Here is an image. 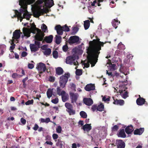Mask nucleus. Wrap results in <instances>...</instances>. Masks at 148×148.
Listing matches in <instances>:
<instances>
[{"label":"nucleus","mask_w":148,"mask_h":148,"mask_svg":"<svg viewBox=\"0 0 148 148\" xmlns=\"http://www.w3.org/2000/svg\"><path fill=\"white\" fill-rule=\"evenodd\" d=\"M100 39L98 38L97 40H94L93 41L90 42V46L87 49L89 51V57L90 58L93 56L95 58L97 59L98 58L100 53V50H101V47H103L104 44L107 42L111 43V42H104L100 41Z\"/></svg>","instance_id":"f257e3e1"},{"label":"nucleus","mask_w":148,"mask_h":148,"mask_svg":"<svg viewBox=\"0 0 148 148\" xmlns=\"http://www.w3.org/2000/svg\"><path fill=\"white\" fill-rule=\"evenodd\" d=\"M19 4L22 8L20 10V12H19L17 10H15L14 11L16 12L17 14V17L21 18L20 21L21 22L22 19L24 18L22 16V14L25 11L26 9L27 8V5L29 4L27 0H19Z\"/></svg>","instance_id":"f03ea898"},{"label":"nucleus","mask_w":148,"mask_h":148,"mask_svg":"<svg viewBox=\"0 0 148 148\" xmlns=\"http://www.w3.org/2000/svg\"><path fill=\"white\" fill-rule=\"evenodd\" d=\"M87 53L88 56H87V59L88 61L86 63L84 62L83 64L84 65L86 68H88L90 66V63L91 64V66L92 67L95 66L96 63L97 62L98 60V58L97 59L95 58L93 56H92L91 58H89V51L87 50Z\"/></svg>","instance_id":"7ed1b4c3"},{"label":"nucleus","mask_w":148,"mask_h":148,"mask_svg":"<svg viewBox=\"0 0 148 148\" xmlns=\"http://www.w3.org/2000/svg\"><path fill=\"white\" fill-rule=\"evenodd\" d=\"M70 77L69 73H65L64 75H62L60 77V86L62 88H64L68 81V78Z\"/></svg>","instance_id":"20e7f679"},{"label":"nucleus","mask_w":148,"mask_h":148,"mask_svg":"<svg viewBox=\"0 0 148 148\" xmlns=\"http://www.w3.org/2000/svg\"><path fill=\"white\" fill-rule=\"evenodd\" d=\"M55 29L56 30L57 34L60 35L63 34V31L68 32L70 30L69 28L66 25L62 26L60 25H57L55 27Z\"/></svg>","instance_id":"39448f33"},{"label":"nucleus","mask_w":148,"mask_h":148,"mask_svg":"<svg viewBox=\"0 0 148 148\" xmlns=\"http://www.w3.org/2000/svg\"><path fill=\"white\" fill-rule=\"evenodd\" d=\"M22 34V33L21 32L20 29H16L13 32V36L12 37V40L14 41H18V39L20 38L21 37V34Z\"/></svg>","instance_id":"423d86ee"},{"label":"nucleus","mask_w":148,"mask_h":148,"mask_svg":"<svg viewBox=\"0 0 148 148\" xmlns=\"http://www.w3.org/2000/svg\"><path fill=\"white\" fill-rule=\"evenodd\" d=\"M37 32L38 33L35 36V40L37 41H42L43 39L45 34L44 33L42 32L40 29H38V31Z\"/></svg>","instance_id":"0eeeda50"},{"label":"nucleus","mask_w":148,"mask_h":148,"mask_svg":"<svg viewBox=\"0 0 148 148\" xmlns=\"http://www.w3.org/2000/svg\"><path fill=\"white\" fill-rule=\"evenodd\" d=\"M36 0H27V3L29 5L32 4L34 3ZM48 0H37L36 3L38 5H40L42 4L44 2L45 4L46 5L48 3Z\"/></svg>","instance_id":"6e6552de"},{"label":"nucleus","mask_w":148,"mask_h":148,"mask_svg":"<svg viewBox=\"0 0 148 148\" xmlns=\"http://www.w3.org/2000/svg\"><path fill=\"white\" fill-rule=\"evenodd\" d=\"M23 34L21 35L22 38H23L25 36L26 37V38L30 37L31 32L29 29L24 27L23 29Z\"/></svg>","instance_id":"1a4fd4ad"},{"label":"nucleus","mask_w":148,"mask_h":148,"mask_svg":"<svg viewBox=\"0 0 148 148\" xmlns=\"http://www.w3.org/2000/svg\"><path fill=\"white\" fill-rule=\"evenodd\" d=\"M70 99L71 100V103L75 102L77 99L79 95L77 93L70 92L69 93Z\"/></svg>","instance_id":"9d476101"},{"label":"nucleus","mask_w":148,"mask_h":148,"mask_svg":"<svg viewBox=\"0 0 148 148\" xmlns=\"http://www.w3.org/2000/svg\"><path fill=\"white\" fill-rule=\"evenodd\" d=\"M139 97L136 100L137 104L139 106H142L144 104L147 105V103L145 100L144 98L140 97V95H139Z\"/></svg>","instance_id":"9b49d317"},{"label":"nucleus","mask_w":148,"mask_h":148,"mask_svg":"<svg viewBox=\"0 0 148 148\" xmlns=\"http://www.w3.org/2000/svg\"><path fill=\"white\" fill-rule=\"evenodd\" d=\"M78 36H71L68 40V42L70 44H73L77 42L79 40Z\"/></svg>","instance_id":"f8f14e48"},{"label":"nucleus","mask_w":148,"mask_h":148,"mask_svg":"<svg viewBox=\"0 0 148 148\" xmlns=\"http://www.w3.org/2000/svg\"><path fill=\"white\" fill-rule=\"evenodd\" d=\"M38 70L40 71L41 73H42L45 71L46 69L45 64L42 62H40L37 67Z\"/></svg>","instance_id":"ddd939ff"},{"label":"nucleus","mask_w":148,"mask_h":148,"mask_svg":"<svg viewBox=\"0 0 148 148\" xmlns=\"http://www.w3.org/2000/svg\"><path fill=\"white\" fill-rule=\"evenodd\" d=\"M116 144L117 148H125V143L121 140H116Z\"/></svg>","instance_id":"4468645a"},{"label":"nucleus","mask_w":148,"mask_h":148,"mask_svg":"<svg viewBox=\"0 0 148 148\" xmlns=\"http://www.w3.org/2000/svg\"><path fill=\"white\" fill-rule=\"evenodd\" d=\"M47 10L46 9H41L40 11H36L34 12V14L35 15V17L36 18L38 17L41 15V14L47 13Z\"/></svg>","instance_id":"2eb2a0df"},{"label":"nucleus","mask_w":148,"mask_h":148,"mask_svg":"<svg viewBox=\"0 0 148 148\" xmlns=\"http://www.w3.org/2000/svg\"><path fill=\"white\" fill-rule=\"evenodd\" d=\"M75 59V57L74 56H68L66 59V64L72 65Z\"/></svg>","instance_id":"dca6fc26"},{"label":"nucleus","mask_w":148,"mask_h":148,"mask_svg":"<svg viewBox=\"0 0 148 148\" xmlns=\"http://www.w3.org/2000/svg\"><path fill=\"white\" fill-rule=\"evenodd\" d=\"M84 89L85 90L88 91L94 90L95 89V86L94 84H88L86 86Z\"/></svg>","instance_id":"f3484780"},{"label":"nucleus","mask_w":148,"mask_h":148,"mask_svg":"<svg viewBox=\"0 0 148 148\" xmlns=\"http://www.w3.org/2000/svg\"><path fill=\"white\" fill-rule=\"evenodd\" d=\"M83 101L86 105L88 106H90L93 103V100L90 98H84Z\"/></svg>","instance_id":"a211bd4d"},{"label":"nucleus","mask_w":148,"mask_h":148,"mask_svg":"<svg viewBox=\"0 0 148 148\" xmlns=\"http://www.w3.org/2000/svg\"><path fill=\"white\" fill-rule=\"evenodd\" d=\"M114 101L113 103L115 105H120V106H122L124 103V101L123 100H118L117 99H115L114 97H113Z\"/></svg>","instance_id":"6ab92c4d"},{"label":"nucleus","mask_w":148,"mask_h":148,"mask_svg":"<svg viewBox=\"0 0 148 148\" xmlns=\"http://www.w3.org/2000/svg\"><path fill=\"white\" fill-rule=\"evenodd\" d=\"M134 130L133 127L132 125L127 126L125 129L126 133L128 134H131Z\"/></svg>","instance_id":"aec40b11"},{"label":"nucleus","mask_w":148,"mask_h":148,"mask_svg":"<svg viewBox=\"0 0 148 148\" xmlns=\"http://www.w3.org/2000/svg\"><path fill=\"white\" fill-rule=\"evenodd\" d=\"M82 128L84 131H86L87 132H88L92 129V127L91 126V124H86L84 125Z\"/></svg>","instance_id":"412c9836"},{"label":"nucleus","mask_w":148,"mask_h":148,"mask_svg":"<svg viewBox=\"0 0 148 148\" xmlns=\"http://www.w3.org/2000/svg\"><path fill=\"white\" fill-rule=\"evenodd\" d=\"M31 51L33 52H36L39 50V47L34 44H30L29 45Z\"/></svg>","instance_id":"4be33fe9"},{"label":"nucleus","mask_w":148,"mask_h":148,"mask_svg":"<svg viewBox=\"0 0 148 148\" xmlns=\"http://www.w3.org/2000/svg\"><path fill=\"white\" fill-rule=\"evenodd\" d=\"M144 130V128H140V129H137L134 131V135H141L143 133Z\"/></svg>","instance_id":"5701e85b"},{"label":"nucleus","mask_w":148,"mask_h":148,"mask_svg":"<svg viewBox=\"0 0 148 148\" xmlns=\"http://www.w3.org/2000/svg\"><path fill=\"white\" fill-rule=\"evenodd\" d=\"M120 23V21L118 20L117 18L113 19L112 21V25L115 29L117 27L118 25Z\"/></svg>","instance_id":"b1692460"},{"label":"nucleus","mask_w":148,"mask_h":148,"mask_svg":"<svg viewBox=\"0 0 148 148\" xmlns=\"http://www.w3.org/2000/svg\"><path fill=\"white\" fill-rule=\"evenodd\" d=\"M117 136L119 137L125 138L126 137V135L124 129H120L119 133L117 134Z\"/></svg>","instance_id":"393cba45"},{"label":"nucleus","mask_w":148,"mask_h":148,"mask_svg":"<svg viewBox=\"0 0 148 148\" xmlns=\"http://www.w3.org/2000/svg\"><path fill=\"white\" fill-rule=\"evenodd\" d=\"M53 38V35H50L49 36H46L44 40L47 43H51L52 41Z\"/></svg>","instance_id":"a878e982"},{"label":"nucleus","mask_w":148,"mask_h":148,"mask_svg":"<svg viewBox=\"0 0 148 148\" xmlns=\"http://www.w3.org/2000/svg\"><path fill=\"white\" fill-rule=\"evenodd\" d=\"M56 73L59 75H62L64 72L63 69L60 67L57 68L56 70Z\"/></svg>","instance_id":"bb28decb"},{"label":"nucleus","mask_w":148,"mask_h":148,"mask_svg":"<svg viewBox=\"0 0 148 148\" xmlns=\"http://www.w3.org/2000/svg\"><path fill=\"white\" fill-rule=\"evenodd\" d=\"M61 95L62 96V101L64 102H66L69 99V95L68 94H66V93Z\"/></svg>","instance_id":"cd10ccee"},{"label":"nucleus","mask_w":148,"mask_h":148,"mask_svg":"<svg viewBox=\"0 0 148 148\" xmlns=\"http://www.w3.org/2000/svg\"><path fill=\"white\" fill-rule=\"evenodd\" d=\"M31 29L32 31V32L34 34L35 33V31L37 30V31H38V29H39L38 28L36 27V25L35 24L33 23H32L31 25Z\"/></svg>","instance_id":"c85d7f7f"},{"label":"nucleus","mask_w":148,"mask_h":148,"mask_svg":"<svg viewBox=\"0 0 148 148\" xmlns=\"http://www.w3.org/2000/svg\"><path fill=\"white\" fill-rule=\"evenodd\" d=\"M90 25V21L89 20H86L84 21V27L85 30L88 29Z\"/></svg>","instance_id":"c756f323"},{"label":"nucleus","mask_w":148,"mask_h":148,"mask_svg":"<svg viewBox=\"0 0 148 148\" xmlns=\"http://www.w3.org/2000/svg\"><path fill=\"white\" fill-rule=\"evenodd\" d=\"M60 87H58L57 88V93L58 95L59 96L66 93L65 92L64 90H62L61 92V89Z\"/></svg>","instance_id":"7c9ffc66"},{"label":"nucleus","mask_w":148,"mask_h":148,"mask_svg":"<svg viewBox=\"0 0 148 148\" xmlns=\"http://www.w3.org/2000/svg\"><path fill=\"white\" fill-rule=\"evenodd\" d=\"M56 42L58 44H59L61 42L62 37L60 36L56 35Z\"/></svg>","instance_id":"2f4dec72"},{"label":"nucleus","mask_w":148,"mask_h":148,"mask_svg":"<svg viewBox=\"0 0 148 148\" xmlns=\"http://www.w3.org/2000/svg\"><path fill=\"white\" fill-rule=\"evenodd\" d=\"M53 89H51L49 88L47 90V97L49 98L52 96L53 94Z\"/></svg>","instance_id":"473e14b6"},{"label":"nucleus","mask_w":148,"mask_h":148,"mask_svg":"<svg viewBox=\"0 0 148 148\" xmlns=\"http://www.w3.org/2000/svg\"><path fill=\"white\" fill-rule=\"evenodd\" d=\"M104 110V106L103 103H101L97 106V110L101 112Z\"/></svg>","instance_id":"72a5a7b5"},{"label":"nucleus","mask_w":148,"mask_h":148,"mask_svg":"<svg viewBox=\"0 0 148 148\" xmlns=\"http://www.w3.org/2000/svg\"><path fill=\"white\" fill-rule=\"evenodd\" d=\"M43 53L45 55L47 56H49L51 53V49L50 48H48L47 49L43 51Z\"/></svg>","instance_id":"f704fd0d"},{"label":"nucleus","mask_w":148,"mask_h":148,"mask_svg":"<svg viewBox=\"0 0 148 148\" xmlns=\"http://www.w3.org/2000/svg\"><path fill=\"white\" fill-rule=\"evenodd\" d=\"M118 48L120 50H123L125 48V46L123 44H122L121 42L118 44Z\"/></svg>","instance_id":"c9c22d12"},{"label":"nucleus","mask_w":148,"mask_h":148,"mask_svg":"<svg viewBox=\"0 0 148 148\" xmlns=\"http://www.w3.org/2000/svg\"><path fill=\"white\" fill-rule=\"evenodd\" d=\"M65 105L67 109L66 110H69L71 108H73V107L72 105L69 103H65Z\"/></svg>","instance_id":"e433bc0d"},{"label":"nucleus","mask_w":148,"mask_h":148,"mask_svg":"<svg viewBox=\"0 0 148 148\" xmlns=\"http://www.w3.org/2000/svg\"><path fill=\"white\" fill-rule=\"evenodd\" d=\"M25 12L23 14V16L24 18H26L29 17V18L30 17V15L29 14V12H28L27 10V9H26V10L24 12Z\"/></svg>","instance_id":"4c0bfd02"},{"label":"nucleus","mask_w":148,"mask_h":148,"mask_svg":"<svg viewBox=\"0 0 148 148\" xmlns=\"http://www.w3.org/2000/svg\"><path fill=\"white\" fill-rule=\"evenodd\" d=\"M80 114L82 117L83 118H86L87 117L86 113L84 111H82L80 112Z\"/></svg>","instance_id":"58836bf2"},{"label":"nucleus","mask_w":148,"mask_h":148,"mask_svg":"<svg viewBox=\"0 0 148 148\" xmlns=\"http://www.w3.org/2000/svg\"><path fill=\"white\" fill-rule=\"evenodd\" d=\"M66 111L69 113L70 115H74L75 114V111L73 109V108L66 110Z\"/></svg>","instance_id":"ea45409f"},{"label":"nucleus","mask_w":148,"mask_h":148,"mask_svg":"<svg viewBox=\"0 0 148 148\" xmlns=\"http://www.w3.org/2000/svg\"><path fill=\"white\" fill-rule=\"evenodd\" d=\"M41 29L44 32H46V31L47 30V27L44 24L42 25V26L41 27Z\"/></svg>","instance_id":"a19ab883"},{"label":"nucleus","mask_w":148,"mask_h":148,"mask_svg":"<svg viewBox=\"0 0 148 148\" xmlns=\"http://www.w3.org/2000/svg\"><path fill=\"white\" fill-rule=\"evenodd\" d=\"M78 30L77 27H73L72 29V32L71 33V34L74 35L77 32Z\"/></svg>","instance_id":"79ce46f5"},{"label":"nucleus","mask_w":148,"mask_h":148,"mask_svg":"<svg viewBox=\"0 0 148 148\" xmlns=\"http://www.w3.org/2000/svg\"><path fill=\"white\" fill-rule=\"evenodd\" d=\"M53 58H57L58 56V53L57 51H54L53 52Z\"/></svg>","instance_id":"37998d69"},{"label":"nucleus","mask_w":148,"mask_h":148,"mask_svg":"<svg viewBox=\"0 0 148 148\" xmlns=\"http://www.w3.org/2000/svg\"><path fill=\"white\" fill-rule=\"evenodd\" d=\"M82 71L80 69H77L76 70L75 73L78 76L81 75L82 74Z\"/></svg>","instance_id":"c03bdc74"},{"label":"nucleus","mask_w":148,"mask_h":148,"mask_svg":"<svg viewBox=\"0 0 148 148\" xmlns=\"http://www.w3.org/2000/svg\"><path fill=\"white\" fill-rule=\"evenodd\" d=\"M64 144V142H60V143H56V145L57 146H59L60 147V148H62V146Z\"/></svg>","instance_id":"a18cd8bd"},{"label":"nucleus","mask_w":148,"mask_h":148,"mask_svg":"<svg viewBox=\"0 0 148 148\" xmlns=\"http://www.w3.org/2000/svg\"><path fill=\"white\" fill-rule=\"evenodd\" d=\"M73 51L75 53H78L80 51L82 52V50L79 49L77 47H75L73 49ZM81 53H82V52Z\"/></svg>","instance_id":"49530a36"},{"label":"nucleus","mask_w":148,"mask_h":148,"mask_svg":"<svg viewBox=\"0 0 148 148\" xmlns=\"http://www.w3.org/2000/svg\"><path fill=\"white\" fill-rule=\"evenodd\" d=\"M14 42H15V41L12 40V43L11 44L12 45L10 47L11 50H13L15 47V44L14 43Z\"/></svg>","instance_id":"de8ad7c7"},{"label":"nucleus","mask_w":148,"mask_h":148,"mask_svg":"<svg viewBox=\"0 0 148 148\" xmlns=\"http://www.w3.org/2000/svg\"><path fill=\"white\" fill-rule=\"evenodd\" d=\"M34 103V100L32 99L31 100H29L25 102V104L26 105H28L30 104H33Z\"/></svg>","instance_id":"09e8293b"},{"label":"nucleus","mask_w":148,"mask_h":148,"mask_svg":"<svg viewBox=\"0 0 148 148\" xmlns=\"http://www.w3.org/2000/svg\"><path fill=\"white\" fill-rule=\"evenodd\" d=\"M119 129V127L116 125H114L112 128V131L113 132L116 131L118 130Z\"/></svg>","instance_id":"8fccbe9b"},{"label":"nucleus","mask_w":148,"mask_h":148,"mask_svg":"<svg viewBox=\"0 0 148 148\" xmlns=\"http://www.w3.org/2000/svg\"><path fill=\"white\" fill-rule=\"evenodd\" d=\"M56 131L57 133H60L62 131L61 127L60 126H58L56 129Z\"/></svg>","instance_id":"3c124183"},{"label":"nucleus","mask_w":148,"mask_h":148,"mask_svg":"<svg viewBox=\"0 0 148 148\" xmlns=\"http://www.w3.org/2000/svg\"><path fill=\"white\" fill-rule=\"evenodd\" d=\"M40 41H38L37 40H35L34 42V45H36L38 47H39V48H40Z\"/></svg>","instance_id":"603ef678"},{"label":"nucleus","mask_w":148,"mask_h":148,"mask_svg":"<svg viewBox=\"0 0 148 148\" xmlns=\"http://www.w3.org/2000/svg\"><path fill=\"white\" fill-rule=\"evenodd\" d=\"M51 102L54 104H57L58 102V99L57 97H56L54 99L51 100Z\"/></svg>","instance_id":"864d4df0"},{"label":"nucleus","mask_w":148,"mask_h":148,"mask_svg":"<svg viewBox=\"0 0 148 148\" xmlns=\"http://www.w3.org/2000/svg\"><path fill=\"white\" fill-rule=\"evenodd\" d=\"M128 92H127V91H125V93L123 94L122 97L123 98L125 99L128 96Z\"/></svg>","instance_id":"5fc2aeb1"},{"label":"nucleus","mask_w":148,"mask_h":148,"mask_svg":"<svg viewBox=\"0 0 148 148\" xmlns=\"http://www.w3.org/2000/svg\"><path fill=\"white\" fill-rule=\"evenodd\" d=\"M55 77L52 76H50L49 78V81L51 82H53L55 81Z\"/></svg>","instance_id":"6e6d98bb"},{"label":"nucleus","mask_w":148,"mask_h":148,"mask_svg":"<svg viewBox=\"0 0 148 148\" xmlns=\"http://www.w3.org/2000/svg\"><path fill=\"white\" fill-rule=\"evenodd\" d=\"M110 97H109L108 98H106V97L105 96H104L102 98V100L103 101H109L110 100Z\"/></svg>","instance_id":"4d7b16f0"},{"label":"nucleus","mask_w":148,"mask_h":148,"mask_svg":"<svg viewBox=\"0 0 148 148\" xmlns=\"http://www.w3.org/2000/svg\"><path fill=\"white\" fill-rule=\"evenodd\" d=\"M63 51L64 52H66L68 50V47L67 45H64L62 47Z\"/></svg>","instance_id":"13d9d810"},{"label":"nucleus","mask_w":148,"mask_h":148,"mask_svg":"<svg viewBox=\"0 0 148 148\" xmlns=\"http://www.w3.org/2000/svg\"><path fill=\"white\" fill-rule=\"evenodd\" d=\"M58 135L56 134H54L52 135L53 138L54 140H56L58 138Z\"/></svg>","instance_id":"bf43d9fd"},{"label":"nucleus","mask_w":148,"mask_h":148,"mask_svg":"<svg viewBox=\"0 0 148 148\" xmlns=\"http://www.w3.org/2000/svg\"><path fill=\"white\" fill-rule=\"evenodd\" d=\"M47 45H44L41 47V48L42 49L45 50L47 49Z\"/></svg>","instance_id":"052dcab7"},{"label":"nucleus","mask_w":148,"mask_h":148,"mask_svg":"<svg viewBox=\"0 0 148 148\" xmlns=\"http://www.w3.org/2000/svg\"><path fill=\"white\" fill-rule=\"evenodd\" d=\"M97 106L96 105H93L92 107V110L93 112L95 111L96 109L97 110Z\"/></svg>","instance_id":"680f3d73"},{"label":"nucleus","mask_w":148,"mask_h":148,"mask_svg":"<svg viewBox=\"0 0 148 148\" xmlns=\"http://www.w3.org/2000/svg\"><path fill=\"white\" fill-rule=\"evenodd\" d=\"M38 128H39V126H38V125L37 124H35L34 125V127H33V129L34 130L36 131L38 130Z\"/></svg>","instance_id":"e2e57ef3"},{"label":"nucleus","mask_w":148,"mask_h":148,"mask_svg":"<svg viewBox=\"0 0 148 148\" xmlns=\"http://www.w3.org/2000/svg\"><path fill=\"white\" fill-rule=\"evenodd\" d=\"M111 65L110 66L111 67V69L112 70H115V67L116 66V64H111L110 65Z\"/></svg>","instance_id":"0e129e2a"},{"label":"nucleus","mask_w":148,"mask_h":148,"mask_svg":"<svg viewBox=\"0 0 148 148\" xmlns=\"http://www.w3.org/2000/svg\"><path fill=\"white\" fill-rule=\"evenodd\" d=\"M21 123L25 125L26 123V120L25 119H24L23 118H21Z\"/></svg>","instance_id":"69168bd1"},{"label":"nucleus","mask_w":148,"mask_h":148,"mask_svg":"<svg viewBox=\"0 0 148 148\" xmlns=\"http://www.w3.org/2000/svg\"><path fill=\"white\" fill-rule=\"evenodd\" d=\"M12 77L13 78L15 79L18 78V74L16 73H13L12 75Z\"/></svg>","instance_id":"338daca9"},{"label":"nucleus","mask_w":148,"mask_h":148,"mask_svg":"<svg viewBox=\"0 0 148 148\" xmlns=\"http://www.w3.org/2000/svg\"><path fill=\"white\" fill-rule=\"evenodd\" d=\"M27 55V53L25 51H23L22 53L21 56L23 57H25Z\"/></svg>","instance_id":"774afa93"}]
</instances>
